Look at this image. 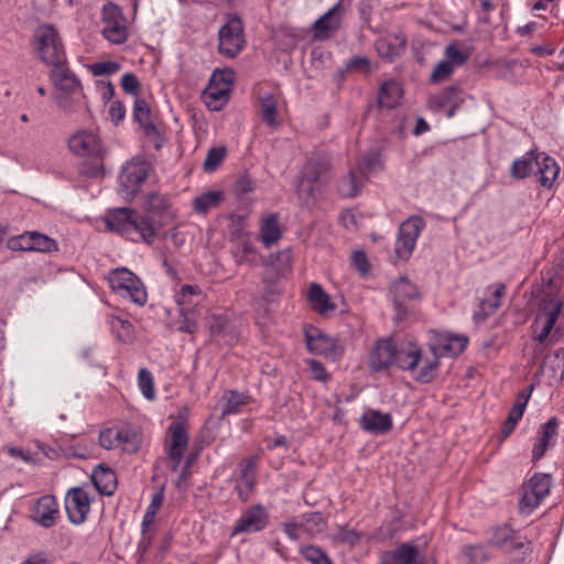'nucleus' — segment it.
Returning a JSON list of instances; mask_svg holds the SVG:
<instances>
[{
	"instance_id": "1",
	"label": "nucleus",
	"mask_w": 564,
	"mask_h": 564,
	"mask_svg": "<svg viewBox=\"0 0 564 564\" xmlns=\"http://www.w3.org/2000/svg\"><path fill=\"white\" fill-rule=\"evenodd\" d=\"M107 228L121 236L132 240H142L147 245H152L156 237V229L153 219L149 216H142L138 212L120 207L110 209L106 215Z\"/></svg>"
},
{
	"instance_id": "2",
	"label": "nucleus",
	"mask_w": 564,
	"mask_h": 564,
	"mask_svg": "<svg viewBox=\"0 0 564 564\" xmlns=\"http://www.w3.org/2000/svg\"><path fill=\"white\" fill-rule=\"evenodd\" d=\"M32 44L40 61L50 67L67 59L64 43L53 24L39 25Z\"/></svg>"
},
{
	"instance_id": "3",
	"label": "nucleus",
	"mask_w": 564,
	"mask_h": 564,
	"mask_svg": "<svg viewBox=\"0 0 564 564\" xmlns=\"http://www.w3.org/2000/svg\"><path fill=\"white\" fill-rule=\"evenodd\" d=\"M50 79L58 91L54 96L57 106L64 111L70 112L73 106L69 97L80 95L83 87L79 78L69 68L67 59L51 66Z\"/></svg>"
},
{
	"instance_id": "4",
	"label": "nucleus",
	"mask_w": 564,
	"mask_h": 564,
	"mask_svg": "<svg viewBox=\"0 0 564 564\" xmlns=\"http://www.w3.org/2000/svg\"><path fill=\"white\" fill-rule=\"evenodd\" d=\"M108 282L113 292L123 299L130 300L138 306H143L148 301V293L142 281L130 270L117 268L111 270Z\"/></svg>"
},
{
	"instance_id": "5",
	"label": "nucleus",
	"mask_w": 564,
	"mask_h": 564,
	"mask_svg": "<svg viewBox=\"0 0 564 564\" xmlns=\"http://www.w3.org/2000/svg\"><path fill=\"white\" fill-rule=\"evenodd\" d=\"M330 169V159L324 154H313L301 171V181L296 186L299 198L308 203L314 195V184Z\"/></svg>"
},
{
	"instance_id": "6",
	"label": "nucleus",
	"mask_w": 564,
	"mask_h": 564,
	"mask_svg": "<svg viewBox=\"0 0 564 564\" xmlns=\"http://www.w3.org/2000/svg\"><path fill=\"white\" fill-rule=\"evenodd\" d=\"M563 307V301L557 294H546L542 300L532 327L535 340L544 343L554 328Z\"/></svg>"
},
{
	"instance_id": "7",
	"label": "nucleus",
	"mask_w": 564,
	"mask_h": 564,
	"mask_svg": "<svg viewBox=\"0 0 564 564\" xmlns=\"http://www.w3.org/2000/svg\"><path fill=\"white\" fill-rule=\"evenodd\" d=\"M218 51L221 55L234 58L245 47L242 21L237 15H231L218 31Z\"/></svg>"
},
{
	"instance_id": "8",
	"label": "nucleus",
	"mask_w": 564,
	"mask_h": 564,
	"mask_svg": "<svg viewBox=\"0 0 564 564\" xmlns=\"http://www.w3.org/2000/svg\"><path fill=\"white\" fill-rule=\"evenodd\" d=\"M102 17V35L111 44H122L128 40L127 21L119 6L115 3H106L101 10Z\"/></svg>"
},
{
	"instance_id": "9",
	"label": "nucleus",
	"mask_w": 564,
	"mask_h": 564,
	"mask_svg": "<svg viewBox=\"0 0 564 564\" xmlns=\"http://www.w3.org/2000/svg\"><path fill=\"white\" fill-rule=\"evenodd\" d=\"M151 164L140 158H133L122 167L119 176L121 191L128 198H133L148 178Z\"/></svg>"
},
{
	"instance_id": "10",
	"label": "nucleus",
	"mask_w": 564,
	"mask_h": 564,
	"mask_svg": "<svg viewBox=\"0 0 564 564\" xmlns=\"http://www.w3.org/2000/svg\"><path fill=\"white\" fill-rule=\"evenodd\" d=\"M231 84L232 76L230 73L215 72L213 74L210 83L203 94V100L209 110L219 111L227 105Z\"/></svg>"
},
{
	"instance_id": "11",
	"label": "nucleus",
	"mask_w": 564,
	"mask_h": 564,
	"mask_svg": "<svg viewBox=\"0 0 564 564\" xmlns=\"http://www.w3.org/2000/svg\"><path fill=\"white\" fill-rule=\"evenodd\" d=\"M424 227L425 221L420 216H412L400 225L394 247L399 259H409Z\"/></svg>"
},
{
	"instance_id": "12",
	"label": "nucleus",
	"mask_w": 564,
	"mask_h": 564,
	"mask_svg": "<svg viewBox=\"0 0 564 564\" xmlns=\"http://www.w3.org/2000/svg\"><path fill=\"white\" fill-rule=\"evenodd\" d=\"M304 335L310 352L325 356L333 360L343 356L344 346L337 339L323 334L318 328L308 326L305 328Z\"/></svg>"
},
{
	"instance_id": "13",
	"label": "nucleus",
	"mask_w": 564,
	"mask_h": 564,
	"mask_svg": "<svg viewBox=\"0 0 564 564\" xmlns=\"http://www.w3.org/2000/svg\"><path fill=\"white\" fill-rule=\"evenodd\" d=\"M347 0H339L325 14L317 19L313 24L314 37L319 41L330 39L341 25V21L346 11L345 2ZM348 0L347 4H350Z\"/></svg>"
},
{
	"instance_id": "14",
	"label": "nucleus",
	"mask_w": 564,
	"mask_h": 564,
	"mask_svg": "<svg viewBox=\"0 0 564 564\" xmlns=\"http://www.w3.org/2000/svg\"><path fill=\"white\" fill-rule=\"evenodd\" d=\"M268 523L269 513L258 503L242 512L234 525L231 535L257 533L265 529Z\"/></svg>"
},
{
	"instance_id": "15",
	"label": "nucleus",
	"mask_w": 564,
	"mask_h": 564,
	"mask_svg": "<svg viewBox=\"0 0 564 564\" xmlns=\"http://www.w3.org/2000/svg\"><path fill=\"white\" fill-rule=\"evenodd\" d=\"M68 147L69 150L78 156L101 160L105 153L99 137L87 130L74 133L68 140Z\"/></svg>"
},
{
	"instance_id": "16",
	"label": "nucleus",
	"mask_w": 564,
	"mask_h": 564,
	"mask_svg": "<svg viewBox=\"0 0 564 564\" xmlns=\"http://www.w3.org/2000/svg\"><path fill=\"white\" fill-rule=\"evenodd\" d=\"M65 509L74 524H82L90 510V498L80 487L70 488L65 497Z\"/></svg>"
},
{
	"instance_id": "17",
	"label": "nucleus",
	"mask_w": 564,
	"mask_h": 564,
	"mask_svg": "<svg viewBox=\"0 0 564 564\" xmlns=\"http://www.w3.org/2000/svg\"><path fill=\"white\" fill-rule=\"evenodd\" d=\"M468 344L465 335H454L451 333L437 334L431 343L433 355L440 357H456L463 352Z\"/></svg>"
},
{
	"instance_id": "18",
	"label": "nucleus",
	"mask_w": 564,
	"mask_h": 564,
	"mask_svg": "<svg viewBox=\"0 0 564 564\" xmlns=\"http://www.w3.org/2000/svg\"><path fill=\"white\" fill-rule=\"evenodd\" d=\"M488 535V545L497 549L521 550L529 543V540L520 539L519 533L507 524L492 527Z\"/></svg>"
},
{
	"instance_id": "19",
	"label": "nucleus",
	"mask_w": 564,
	"mask_h": 564,
	"mask_svg": "<svg viewBox=\"0 0 564 564\" xmlns=\"http://www.w3.org/2000/svg\"><path fill=\"white\" fill-rule=\"evenodd\" d=\"M379 564H424V562L416 545L402 543L394 550L382 552Z\"/></svg>"
},
{
	"instance_id": "20",
	"label": "nucleus",
	"mask_w": 564,
	"mask_h": 564,
	"mask_svg": "<svg viewBox=\"0 0 564 564\" xmlns=\"http://www.w3.org/2000/svg\"><path fill=\"white\" fill-rule=\"evenodd\" d=\"M395 349L392 339H380L376 343L368 358V366L373 371L389 368L395 361Z\"/></svg>"
},
{
	"instance_id": "21",
	"label": "nucleus",
	"mask_w": 564,
	"mask_h": 564,
	"mask_svg": "<svg viewBox=\"0 0 564 564\" xmlns=\"http://www.w3.org/2000/svg\"><path fill=\"white\" fill-rule=\"evenodd\" d=\"M405 46L406 37L402 33L387 34L376 41L379 56L390 63L404 53Z\"/></svg>"
},
{
	"instance_id": "22",
	"label": "nucleus",
	"mask_w": 564,
	"mask_h": 564,
	"mask_svg": "<svg viewBox=\"0 0 564 564\" xmlns=\"http://www.w3.org/2000/svg\"><path fill=\"white\" fill-rule=\"evenodd\" d=\"M506 286L502 283L491 284L486 289L487 297L480 301L478 310L474 313L475 322H484L492 315L500 306V301L505 295Z\"/></svg>"
},
{
	"instance_id": "23",
	"label": "nucleus",
	"mask_w": 564,
	"mask_h": 564,
	"mask_svg": "<svg viewBox=\"0 0 564 564\" xmlns=\"http://www.w3.org/2000/svg\"><path fill=\"white\" fill-rule=\"evenodd\" d=\"M169 438L165 443L166 454L177 455L184 454L189 442L186 422L178 420L173 422L167 429Z\"/></svg>"
},
{
	"instance_id": "24",
	"label": "nucleus",
	"mask_w": 564,
	"mask_h": 564,
	"mask_svg": "<svg viewBox=\"0 0 564 564\" xmlns=\"http://www.w3.org/2000/svg\"><path fill=\"white\" fill-rule=\"evenodd\" d=\"M256 457H248L239 464V479L236 489L242 501L249 499L256 486Z\"/></svg>"
},
{
	"instance_id": "25",
	"label": "nucleus",
	"mask_w": 564,
	"mask_h": 564,
	"mask_svg": "<svg viewBox=\"0 0 564 564\" xmlns=\"http://www.w3.org/2000/svg\"><path fill=\"white\" fill-rule=\"evenodd\" d=\"M560 174L556 161L544 152L538 153L534 176L541 186L551 188Z\"/></svg>"
},
{
	"instance_id": "26",
	"label": "nucleus",
	"mask_w": 564,
	"mask_h": 564,
	"mask_svg": "<svg viewBox=\"0 0 564 564\" xmlns=\"http://www.w3.org/2000/svg\"><path fill=\"white\" fill-rule=\"evenodd\" d=\"M360 426L364 431L375 435L386 434L392 429V416L389 413L370 409L361 415Z\"/></svg>"
},
{
	"instance_id": "27",
	"label": "nucleus",
	"mask_w": 564,
	"mask_h": 564,
	"mask_svg": "<svg viewBox=\"0 0 564 564\" xmlns=\"http://www.w3.org/2000/svg\"><path fill=\"white\" fill-rule=\"evenodd\" d=\"M463 101L462 89L456 85H452L437 94L431 95L427 98V106L431 110L438 112L452 105H462Z\"/></svg>"
},
{
	"instance_id": "28",
	"label": "nucleus",
	"mask_w": 564,
	"mask_h": 564,
	"mask_svg": "<svg viewBox=\"0 0 564 564\" xmlns=\"http://www.w3.org/2000/svg\"><path fill=\"white\" fill-rule=\"evenodd\" d=\"M58 507L53 496H43L37 500L33 519L43 528H51L56 521Z\"/></svg>"
},
{
	"instance_id": "29",
	"label": "nucleus",
	"mask_w": 564,
	"mask_h": 564,
	"mask_svg": "<svg viewBox=\"0 0 564 564\" xmlns=\"http://www.w3.org/2000/svg\"><path fill=\"white\" fill-rule=\"evenodd\" d=\"M422 361L421 350L413 343H408L395 349V361L393 365H397L402 370L414 371L416 370L419 364Z\"/></svg>"
},
{
	"instance_id": "30",
	"label": "nucleus",
	"mask_w": 564,
	"mask_h": 564,
	"mask_svg": "<svg viewBox=\"0 0 564 564\" xmlns=\"http://www.w3.org/2000/svg\"><path fill=\"white\" fill-rule=\"evenodd\" d=\"M91 481L98 492L105 496H111L117 488V476L115 471L104 465H98L94 469Z\"/></svg>"
},
{
	"instance_id": "31",
	"label": "nucleus",
	"mask_w": 564,
	"mask_h": 564,
	"mask_svg": "<svg viewBox=\"0 0 564 564\" xmlns=\"http://www.w3.org/2000/svg\"><path fill=\"white\" fill-rule=\"evenodd\" d=\"M391 292L394 296L393 303L395 310L402 311L406 300L419 299L417 288L405 276H400L391 285Z\"/></svg>"
},
{
	"instance_id": "32",
	"label": "nucleus",
	"mask_w": 564,
	"mask_h": 564,
	"mask_svg": "<svg viewBox=\"0 0 564 564\" xmlns=\"http://www.w3.org/2000/svg\"><path fill=\"white\" fill-rule=\"evenodd\" d=\"M282 237V231L279 225V215L270 214L265 216L260 224L259 239L269 248L278 242Z\"/></svg>"
},
{
	"instance_id": "33",
	"label": "nucleus",
	"mask_w": 564,
	"mask_h": 564,
	"mask_svg": "<svg viewBox=\"0 0 564 564\" xmlns=\"http://www.w3.org/2000/svg\"><path fill=\"white\" fill-rule=\"evenodd\" d=\"M133 119L143 129L148 137L159 134V130L151 120V110L144 99L137 98L133 106Z\"/></svg>"
},
{
	"instance_id": "34",
	"label": "nucleus",
	"mask_w": 564,
	"mask_h": 564,
	"mask_svg": "<svg viewBox=\"0 0 564 564\" xmlns=\"http://www.w3.org/2000/svg\"><path fill=\"white\" fill-rule=\"evenodd\" d=\"M538 153L535 150H530L522 158L514 160L510 169V175L517 180H523L531 174L534 175Z\"/></svg>"
},
{
	"instance_id": "35",
	"label": "nucleus",
	"mask_w": 564,
	"mask_h": 564,
	"mask_svg": "<svg viewBox=\"0 0 564 564\" xmlns=\"http://www.w3.org/2000/svg\"><path fill=\"white\" fill-rule=\"evenodd\" d=\"M367 182L364 174L358 173V170H349L347 176H345L339 184L338 191L343 197H355L360 193V189Z\"/></svg>"
},
{
	"instance_id": "36",
	"label": "nucleus",
	"mask_w": 564,
	"mask_h": 564,
	"mask_svg": "<svg viewBox=\"0 0 564 564\" xmlns=\"http://www.w3.org/2000/svg\"><path fill=\"white\" fill-rule=\"evenodd\" d=\"M308 301L312 308L319 313L326 314L335 310V304L330 302L328 294L317 283H312L308 290Z\"/></svg>"
},
{
	"instance_id": "37",
	"label": "nucleus",
	"mask_w": 564,
	"mask_h": 564,
	"mask_svg": "<svg viewBox=\"0 0 564 564\" xmlns=\"http://www.w3.org/2000/svg\"><path fill=\"white\" fill-rule=\"evenodd\" d=\"M402 96V89L398 82L391 79L384 82L379 90L378 102L380 107L394 108Z\"/></svg>"
},
{
	"instance_id": "38",
	"label": "nucleus",
	"mask_w": 564,
	"mask_h": 564,
	"mask_svg": "<svg viewBox=\"0 0 564 564\" xmlns=\"http://www.w3.org/2000/svg\"><path fill=\"white\" fill-rule=\"evenodd\" d=\"M303 532L314 538L322 534L327 528V520L319 511L305 512L301 514Z\"/></svg>"
},
{
	"instance_id": "39",
	"label": "nucleus",
	"mask_w": 564,
	"mask_h": 564,
	"mask_svg": "<svg viewBox=\"0 0 564 564\" xmlns=\"http://www.w3.org/2000/svg\"><path fill=\"white\" fill-rule=\"evenodd\" d=\"M260 116L261 120L270 128L280 127L278 119V102L273 95L265 94L260 97Z\"/></svg>"
},
{
	"instance_id": "40",
	"label": "nucleus",
	"mask_w": 564,
	"mask_h": 564,
	"mask_svg": "<svg viewBox=\"0 0 564 564\" xmlns=\"http://www.w3.org/2000/svg\"><path fill=\"white\" fill-rule=\"evenodd\" d=\"M202 290L198 285L184 284L180 291L175 294V302L180 306L181 313L193 310V306L197 304L195 299L202 296Z\"/></svg>"
},
{
	"instance_id": "41",
	"label": "nucleus",
	"mask_w": 564,
	"mask_h": 564,
	"mask_svg": "<svg viewBox=\"0 0 564 564\" xmlns=\"http://www.w3.org/2000/svg\"><path fill=\"white\" fill-rule=\"evenodd\" d=\"M224 400L225 403L221 410V416L224 417L241 412L242 406L248 403V397L235 390L228 391L224 395Z\"/></svg>"
},
{
	"instance_id": "42",
	"label": "nucleus",
	"mask_w": 564,
	"mask_h": 564,
	"mask_svg": "<svg viewBox=\"0 0 564 564\" xmlns=\"http://www.w3.org/2000/svg\"><path fill=\"white\" fill-rule=\"evenodd\" d=\"M358 173L365 175L368 180V176L377 171L382 169V159L380 153L377 150L369 151L358 163L356 166Z\"/></svg>"
},
{
	"instance_id": "43",
	"label": "nucleus",
	"mask_w": 564,
	"mask_h": 564,
	"mask_svg": "<svg viewBox=\"0 0 564 564\" xmlns=\"http://www.w3.org/2000/svg\"><path fill=\"white\" fill-rule=\"evenodd\" d=\"M118 447L128 453H134L139 448L138 433L130 427L117 429Z\"/></svg>"
},
{
	"instance_id": "44",
	"label": "nucleus",
	"mask_w": 564,
	"mask_h": 564,
	"mask_svg": "<svg viewBox=\"0 0 564 564\" xmlns=\"http://www.w3.org/2000/svg\"><path fill=\"white\" fill-rule=\"evenodd\" d=\"M144 209L154 215H162L170 209V199L166 195L152 192L147 195Z\"/></svg>"
},
{
	"instance_id": "45",
	"label": "nucleus",
	"mask_w": 564,
	"mask_h": 564,
	"mask_svg": "<svg viewBox=\"0 0 564 564\" xmlns=\"http://www.w3.org/2000/svg\"><path fill=\"white\" fill-rule=\"evenodd\" d=\"M463 555L467 560V564H481L489 561V553L484 544H469L464 545L462 549Z\"/></svg>"
},
{
	"instance_id": "46",
	"label": "nucleus",
	"mask_w": 564,
	"mask_h": 564,
	"mask_svg": "<svg viewBox=\"0 0 564 564\" xmlns=\"http://www.w3.org/2000/svg\"><path fill=\"white\" fill-rule=\"evenodd\" d=\"M221 199V192L212 191L197 196L194 199V209L199 214H205L210 208L217 206Z\"/></svg>"
},
{
	"instance_id": "47",
	"label": "nucleus",
	"mask_w": 564,
	"mask_h": 564,
	"mask_svg": "<svg viewBox=\"0 0 564 564\" xmlns=\"http://www.w3.org/2000/svg\"><path fill=\"white\" fill-rule=\"evenodd\" d=\"M542 498L539 497L533 490L524 484L522 486V494L519 500V510L522 514H530L541 502Z\"/></svg>"
},
{
	"instance_id": "48",
	"label": "nucleus",
	"mask_w": 564,
	"mask_h": 564,
	"mask_svg": "<svg viewBox=\"0 0 564 564\" xmlns=\"http://www.w3.org/2000/svg\"><path fill=\"white\" fill-rule=\"evenodd\" d=\"M525 485L533 490L539 497L544 499L551 489V476L547 474L533 475Z\"/></svg>"
},
{
	"instance_id": "49",
	"label": "nucleus",
	"mask_w": 564,
	"mask_h": 564,
	"mask_svg": "<svg viewBox=\"0 0 564 564\" xmlns=\"http://www.w3.org/2000/svg\"><path fill=\"white\" fill-rule=\"evenodd\" d=\"M31 251L52 252L57 250V243L46 235L31 231Z\"/></svg>"
},
{
	"instance_id": "50",
	"label": "nucleus",
	"mask_w": 564,
	"mask_h": 564,
	"mask_svg": "<svg viewBox=\"0 0 564 564\" xmlns=\"http://www.w3.org/2000/svg\"><path fill=\"white\" fill-rule=\"evenodd\" d=\"M300 554L312 564H333L327 554L315 545L301 546Z\"/></svg>"
},
{
	"instance_id": "51",
	"label": "nucleus",
	"mask_w": 564,
	"mask_h": 564,
	"mask_svg": "<svg viewBox=\"0 0 564 564\" xmlns=\"http://www.w3.org/2000/svg\"><path fill=\"white\" fill-rule=\"evenodd\" d=\"M441 357L433 355L432 359H425L423 366L417 370L414 376L415 380L421 382H430L434 379L437 368H438V359Z\"/></svg>"
},
{
	"instance_id": "52",
	"label": "nucleus",
	"mask_w": 564,
	"mask_h": 564,
	"mask_svg": "<svg viewBox=\"0 0 564 564\" xmlns=\"http://www.w3.org/2000/svg\"><path fill=\"white\" fill-rule=\"evenodd\" d=\"M138 386L145 399L153 400L155 398L153 376L148 369L141 368L139 370Z\"/></svg>"
},
{
	"instance_id": "53",
	"label": "nucleus",
	"mask_w": 564,
	"mask_h": 564,
	"mask_svg": "<svg viewBox=\"0 0 564 564\" xmlns=\"http://www.w3.org/2000/svg\"><path fill=\"white\" fill-rule=\"evenodd\" d=\"M530 390H532V388H530ZM530 392L531 391H522L521 393L518 394L516 402L512 409L510 410L508 417L506 419L507 421L517 424L521 420L527 408L528 401L530 399Z\"/></svg>"
},
{
	"instance_id": "54",
	"label": "nucleus",
	"mask_w": 564,
	"mask_h": 564,
	"mask_svg": "<svg viewBox=\"0 0 564 564\" xmlns=\"http://www.w3.org/2000/svg\"><path fill=\"white\" fill-rule=\"evenodd\" d=\"M112 333L117 334V338L121 341H128L132 338V325L129 321L119 317L110 319Z\"/></svg>"
},
{
	"instance_id": "55",
	"label": "nucleus",
	"mask_w": 564,
	"mask_h": 564,
	"mask_svg": "<svg viewBox=\"0 0 564 564\" xmlns=\"http://www.w3.org/2000/svg\"><path fill=\"white\" fill-rule=\"evenodd\" d=\"M345 72L369 74L372 72L371 61L366 56H354L346 63Z\"/></svg>"
},
{
	"instance_id": "56",
	"label": "nucleus",
	"mask_w": 564,
	"mask_h": 564,
	"mask_svg": "<svg viewBox=\"0 0 564 564\" xmlns=\"http://www.w3.org/2000/svg\"><path fill=\"white\" fill-rule=\"evenodd\" d=\"M360 538V533H358L356 530L343 525H338L337 532L334 534V541L336 543L348 544L351 546L358 544Z\"/></svg>"
},
{
	"instance_id": "57",
	"label": "nucleus",
	"mask_w": 564,
	"mask_h": 564,
	"mask_svg": "<svg viewBox=\"0 0 564 564\" xmlns=\"http://www.w3.org/2000/svg\"><path fill=\"white\" fill-rule=\"evenodd\" d=\"M444 54L445 59L453 65L454 68L464 65L469 57V54L462 51L456 44L447 45Z\"/></svg>"
},
{
	"instance_id": "58",
	"label": "nucleus",
	"mask_w": 564,
	"mask_h": 564,
	"mask_svg": "<svg viewBox=\"0 0 564 564\" xmlns=\"http://www.w3.org/2000/svg\"><path fill=\"white\" fill-rule=\"evenodd\" d=\"M454 67L453 65H451L445 58L440 61L436 66L434 67L432 74H431V77H430V82L433 83V84H437V83H441V82H444L446 79H448L453 73H454Z\"/></svg>"
},
{
	"instance_id": "59",
	"label": "nucleus",
	"mask_w": 564,
	"mask_h": 564,
	"mask_svg": "<svg viewBox=\"0 0 564 564\" xmlns=\"http://www.w3.org/2000/svg\"><path fill=\"white\" fill-rule=\"evenodd\" d=\"M226 156V149L224 147L220 148H212L207 152L206 159L204 161L205 171L212 172L215 171L216 167L223 162Z\"/></svg>"
},
{
	"instance_id": "60",
	"label": "nucleus",
	"mask_w": 564,
	"mask_h": 564,
	"mask_svg": "<svg viewBox=\"0 0 564 564\" xmlns=\"http://www.w3.org/2000/svg\"><path fill=\"white\" fill-rule=\"evenodd\" d=\"M7 246L12 251H31V231L11 237L7 242Z\"/></svg>"
},
{
	"instance_id": "61",
	"label": "nucleus",
	"mask_w": 564,
	"mask_h": 564,
	"mask_svg": "<svg viewBox=\"0 0 564 564\" xmlns=\"http://www.w3.org/2000/svg\"><path fill=\"white\" fill-rule=\"evenodd\" d=\"M89 69L94 76L111 75L120 69V64L112 61L97 62L89 65Z\"/></svg>"
},
{
	"instance_id": "62",
	"label": "nucleus",
	"mask_w": 564,
	"mask_h": 564,
	"mask_svg": "<svg viewBox=\"0 0 564 564\" xmlns=\"http://www.w3.org/2000/svg\"><path fill=\"white\" fill-rule=\"evenodd\" d=\"M121 87L124 93L138 97L141 93V85L138 77L132 73H126L121 77Z\"/></svg>"
},
{
	"instance_id": "63",
	"label": "nucleus",
	"mask_w": 564,
	"mask_h": 564,
	"mask_svg": "<svg viewBox=\"0 0 564 564\" xmlns=\"http://www.w3.org/2000/svg\"><path fill=\"white\" fill-rule=\"evenodd\" d=\"M558 420L553 416L546 423H544L539 431V438L547 442L552 441L557 435Z\"/></svg>"
},
{
	"instance_id": "64",
	"label": "nucleus",
	"mask_w": 564,
	"mask_h": 564,
	"mask_svg": "<svg viewBox=\"0 0 564 564\" xmlns=\"http://www.w3.org/2000/svg\"><path fill=\"white\" fill-rule=\"evenodd\" d=\"M253 189H254V182L248 175H240L234 185V192L238 196L247 195V194L251 193Z\"/></svg>"
}]
</instances>
